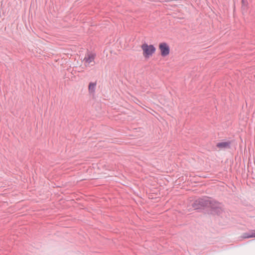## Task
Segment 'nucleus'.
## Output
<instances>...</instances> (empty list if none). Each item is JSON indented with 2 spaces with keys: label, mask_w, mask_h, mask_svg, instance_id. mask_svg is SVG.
<instances>
[{
  "label": "nucleus",
  "mask_w": 255,
  "mask_h": 255,
  "mask_svg": "<svg viewBox=\"0 0 255 255\" xmlns=\"http://www.w3.org/2000/svg\"><path fill=\"white\" fill-rule=\"evenodd\" d=\"M95 58V55L93 53L87 54L84 59V62L86 65H89L92 63H94Z\"/></svg>",
  "instance_id": "3"
},
{
  "label": "nucleus",
  "mask_w": 255,
  "mask_h": 255,
  "mask_svg": "<svg viewBox=\"0 0 255 255\" xmlns=\"http://www.w3.org/2000/svg\"><path fill=\"white\" fill-rule=\"evenodd\" d=\"M230 145V143L228 142H222L217 144V147L219 148H224L228 147Z\"/></svg>",
  "instance_id": "4"
},
{
  "label": "nucleus",
  "mask_w": 255,
  "mask_h": 255,
  "mask_svg": "<svg viewBox=\"0 0 255 255\" xmlns=\"http://www.w3.org/2000/svg\"><path fill=\"white\" fill-rule=\"evenodd\" d=\"M158 49L160 55L163 57H167L170 51L169 45L166 42H161L159 44Z\"/></svg>",
  "instance_id": "2"
},
{
  "label": "nucleus",
  "mask_w": 255,
  "mask_h": 255,
  "mask_svg": "<svg viewBox=\"0 0 255 255\" xmlns=\"http://www.w3.org/2000/svg\"><path fill=\"white\" fill-rule=\"evenodd\" d=\"M255 237V230H253L251 231V234L250 235L245 234L244 238H251Z\"/></svg>",
  "instance_id": "6"
},
{
  "label": "nucleus",
  "mask_w": 255,
  "mask_h": 255,
  "mask_svg": "<svg viewBox=\"0 0 255 255\" xmlns=\"http://www.w3.org/2000/svg\"><path fill=\"white\" fill-rule=\"evenodd\" d=\"M96 86V83H90L89 84L88 89L90 92L94 93L95 92Z\"/></svg>",
  "instance_id": "5"
},
{
  "label": "nucleus",
  "mask_w": 255,
  "mask_h": 255,
  "mask_svg": "<svg viewBox=\"0 0 255 255\" xmlns=\"http://www.w3.org/2000/svg\"><path fill=\"white\" fill-rule=\"evenodd\" d=\"M141 48L142 50V55L146 59L151 57L156 51V48L153 45H148L145 43L142 44Z\"/></svg>",
  "instance_id": "1"
}]
</instances>
